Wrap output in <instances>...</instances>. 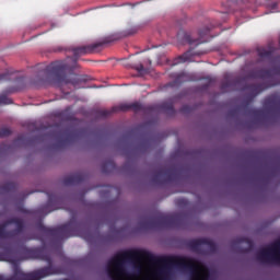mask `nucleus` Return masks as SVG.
<instances>
[{
    "mask_svg": "<svg viewBox=\"0 0 280 280\" xmlns=\"http://www.w3.org/2000/svg\"><path fill=\"white\" fill-rule=\"evenodd\" d=\"M135 69H136V71H138V73H145V68L143 67L142 63L137 66Z\"/></svg>",
    "mask_w": 280,
    "mask_h": 280,
    "instance_id": "30",
    "label": "nucleus"
},
{
    "mask_svg": "<svg viewBox=\"0 0 280 280\" xmlns=\"http://www.w3.org/2000/svg\"><path fill=\"white\" fill-rule=\"evenodd\" d=\"M128 110H133V113H141V110H145V107L139 102L130 103V104H120L112 107L110 109H102L98 112L100 117H110L114 113H126Z\"/></svg>",
    "mask_w": 280,
    "mask_h": 280,
    "instance_id": "7",
    "label": "nucleus"
},
{
    "mask_svg": "<svg viewBox=\"0 0 280 280\" xmlns=\"http://www.w3.org/2000/svg\"><path fill=\"white\" fill-rule=\"evenodd\" d=\"M37 233H40L43 237H52V240H58L59 242L69 240L74 235L71 222L57 228H47L43 222H39L37 223Z\"/></svg>",
    "mask_w": 280,
    "mask_h": 280,
    "instance_id": "3",
    "label": "nucleus"
},
{
    "mask_svg": "<svg viewBox=\"0 0 280 280\" xmlns=\"http://www.w3.org/2000/svg\"><path fill=\"white\" fill-rule=\"evenodd\" d=\"M194 110V108L189 105H184L182 106V108L179 109V113H182L183 115H189V113H191Z\"/></svg>",
    "mask_w": 280,
    "mask_h": 280,
    "instance_id": "26",
    "label": "nucleus"
},
{
    "mask_svg": "<svg viewBox=\"0 0 280 280\" xmlns=\"http://www.w3.org/2000/svg\"><path fill=\"white\" fill-rule=\"evenodd\" d=\"M39 67L38 79L37 82L39 84H48L49 86H62V84H78L75 79H70L67 75V71L71 69L69 63L66 61H52L45 68Z\"/></svg>",
    "mask_w": 280,
    "mask_h": 280,
    "instance_id": "2",
    "label": "nucleus"
},
{
    "mask_svg": "<svg viewBox=\"0 0 280 280\" xmlns=\"http://www.w3.org/2000/svg\"><path fill=\"white\" fill-rule=\"evenodd\" d=\"M83 240H85V242H89V244L93 243V233L86 232V233L83 235Z\"/></svg>",
    "mask_w": 280,
    "mask_h": 280,
    "instance_id": "28",
    "label": "nucleus"
},
{
    "mask_svg": "<svg viewBox=\"0 0 280 280\" xmlns=\"http://www.w3.org/2000/svg\"><path fill=\"white\" fill-rule=\"evenodd\" d=\"M258 56L262 60H270V58H272V50H268L266 48H258Z\"/></svg>",
    "mask_w": 280,
    "mask_h": 280,
    "instance_id": "19",
    "label": "nucleus"
},
{
    "mask_svg": "<svg viewBox=\"0 0 280 280\" xmlns=\"http://www.w3.org/2000/svg\"><path fill=\"white\" fill-rule=\"evenodd\" d=\"M209 32H211V27H203L199 31V38L194 39L191 33L179 31L177 38L178 40H182V43H187L188 45H202V43H207L205 36H209Z\"/></svg>",
    "mask_w": 280,
    "mask_h": 280,
    "instance_id": "8",
    "label": "nucleus"
},
{
    "mask_svg": "<svg viewBox=\"0 0 280 280\" xmlns=\"http://www.w3.org/2000/svg\"><path fill=\"white\" fill-rule=\"evenodd\" d=\"M0 248L3 250L0 253V259L1 261H8L9 264H16L19 261V256H16V253L22 255L24 259H40L42 261H48V266L46 268H55L57 270V273L52 275H60V269L57 267H54L51 264V257H49V254L47 253V249L45 247H26L25 244L18 245L16 249L12 246L10 243L0 242Z\"/></svg>",
    "mask_w": 280,
    "mask_h": 280,
    "instance_id": "1",
    "label": "nucleus"
},
{
    "mask_svg": "<svg viewBox=\"0 0 280 280\" xmlns=\"http://www.w3.org/2000/svg\"><path fill=\"white\" fill-rule=\"evenodd\" d=\"M57 202H60V197L55 192L48 194V202L45 209H49V207H52Z\"/></svg>",
    "mask_w": 280,
    "mask_h": 280,
    "instance_id": "20",
    "label": "nucleus"
},
{
    "mask_svg": "<svg viewBox=\"0 0 280 280\" xmlns=\"http://www.w3.org/2000/svg\"><path fill=\"white\" fill-rule=\"evenodd\" d=\"M249 115H254V117H261V115H264V112L261 109L252 108L249 109Z\"/></svg>",
    "mask_w": 280,
    "mask_h": 280,
    "instance_id": "27",
    "label": "nucleus"
},
{
    "mask_svg": "<svg viewBox=\"0 0 280 280\" xmlns=\"http://www.w3.org/2000/svg\"><path fill=\"white\" fill-rule=\"evenodd\" d=\"M12 135V130L10 128L2 127L0 128V138L3 139V137H10Z\"/></svg>",
    "mask_w": 280,
    "mask_h": 280,
    "instance_id": "25",
    "label": "nucleus"
},
{
    "mask_svg": "<svg viewBox=\"0 0 280 280\" xmlns=\"http://www.w3.org/2000/svg\"><path fill=\"white\" fill-rule=\"evenodd\" d=\"M23 211V213H26L27 211H25V210H22Z\"/></svg>",
    "mask_w": 280,
    "mask_h": 280,
    "instance_id": "40",
    "label": "nucleus"
},
{
    "mask_svg": "<svg viewBox=\"0 0 280 280\" xmlns=\"http://www.w3.org/2000/svg\"><path fill=\"white\" fill-rule=\"evenodd\" d=\"M233 84H235V81L226 79L221 83V91L223 93H229V91L233 90Z\"/></svg>",
    "mask_w": 280,
    "mask_h": 280,
    "instance_id": "18",
    "label": "nucleus"
},
{
    "mask_svg": "<svg viewBox=\"0 0 280 280\" xmlns=\"http://www.w3.org/2000/svg\"><path fill=\"white\" fill-rule=\"evenodd\" d=\"M105 187V191L109 192L113 189V186H104Z\"/></svg>",
    "mask_w": 280,
    "mask_h": 280,
    "instance_id": "34",
    "label": "nucleus"
},
{
    "mask_svg": "<svg viewBox=\"0 0 280 280\" xmlns=\"http://www.w3.org/2000/svg\"><path fill=\"white\" fill-rule=\"evenodd\" d=\"M52 137H56L58 140L59 148L67 145V143H71V132L68 129H62L58 132L52 133Z\"/></svg>",
    "mask_w": 280,
    "mask_h": 280,
    "instance_id": "12",
    "label": "nucleus"
},
{
    "mask_svg": "<svg viewBox=\"0 0 280 280\" xmlns=\"http://www.w3.org/2000/svg\"><path fill=\"white\" fill-rule=\"evenodd\" d=\"M12 104V98L8 97V95H0V106H8Z\"/></svg>",
    "mask_w": 280,
    "mask_h": 280,
    "instance_id": "23",
    "label": "nucleus"
},
{
    "mask_svg": "<svg viewBox=\"0 0 280 280\" xmlns=\"http://www.w3.org/2000/svg\"><path fill=\"white\" fill-rule=\"evenodd\" d=\"M248 250H250V249H245V250H243V253H248Z\"/></svg>",
    "mask_w": 280,
    "mask_h": 280,
    "instance_id": "38",
    "label": "nucleus"
},
{
    "mask_svg": "<svg viewBox=\"0 0 280 280\" xmlns=\"http://www.w3.org/2000/svg\"><path fill=\"white\" fill-rule=\"evenodd\" d=\"M25 231V221L13 217L0 224V240H14Z\"/></svg>",
    "mask_w": 280,
    "mask_h": 280,
    "instance_id": "4",
    "label": "nucleus"
},
{
    "mask_svg": "<svg viewBox=\"0 0 280 280\" xmlns=\"http://www.w3.org/2000/svg\"><path fill=\"white\" fill-rule=\"evenodd\" d=\"M253 78H258L260 80H268V78H272V70H268V69H259V70H255L252 73Z\"/></svg>",
    "mask_w": 280,
    "mask_h": 280,
    "instance_id": "15",
    "label": "nucleus"
},
{
    "mask_svg": "<svg viewBox=\"0 0 280 280\" xmlns=\"http://www.w3.org/2000/svg\"><path fill=\"white\" fill-rule=\"evenodd\" d=\"M240 242H246L249 244V246H253V242H250L248 238H241Z\"/></svg>",
    "mask_w": 280,
    "mask_h": 280,
    "instance_id": "33",
    "label": "nucleus"
},
{
    "mask_svg": "<svg viewBox=\"0 0 280 280\" xmlns=\"http://www.w3.org/2000/svg\"><path fill=\"white\" fill-rule=\"evenodd\" d=\"M162 108L166 115L174 116L176 115V109H174V104L172 103H164Z\"/></svg>",
    "mask_w": 280,
    "mask_h": 280,
    "instance_id": "21",
    "label": "nucleus"
},
{
    "mask_svg": "<svg viewBox=\"0 0 280 280\" xmlns=\"http://www.w3.org/2000/svg\"><path fill=\"white\" fill-rule=\"evenodd\" d=\"M244 0H231L230 3H242Z\"/></svg>",
    "mask_w": 280,
    "mask_h": 280,
    "instance_id": "35",
    "label": "nucleus"
},
{
    "mask_svg": "<svg viewBox=\"0 0 280 280\" xmlns=\"http://www.w3.org/2000/svg\"><path fill=\"white\" fill-rule=\"evenodd\" d=\"M19 184L13 182H8L0 186V194H14V191H18Z\"/></svg>",
    "mask_w": 280,
    "mask_h": 280,
    "instance_id": "14",
    "label": "nucleus"
},
{
    "mask_svg": "<svg viewBox=\"0 0 280 280\" xmlns=\"http://www.w3.org/2000/svg\"><path fill=\"white\" fill-rule=\"evenodd\" d=\"M153 176H170V174L163 173V172H158V173L153 174Z\"/></svg>",
    "mask_w": 280,
    "mask_h": 280,
    "instance_id": "32",
    "label": "nucleus"
},
{
    "mask_svg": "<svg viewBox=\"0 0 280 280\" xmlns=\"http://www.w3.org/2000/svg\"><path fill=\"white\" fill-rule=\"evenodd\" d=\"M173 78H175V80L168 83L166 86H171V88L180 86L183 82H189V75H187V73L185 72L174 74Z\"/></svg>",
    "mask_w": 280,
    "mask_h": 280,
    "instance_id": "13",
    "label": "nucleus"
},
{
    "mask_svg": "<svg viewBox=\"0 0 280 280\" xmlns=\"http://www.w3.org/2000/svg\"><path fill=\"white\" fill-rule=\"evenodd\" d=\"M271 10H277V2L271 3Z\"/></svg>",
    "mask_w": 280,
    "mask_h": 280,
    "instance_id": "36",
    "label": "nucleus"
},
{
    "mask_svg": "<svg viewBox=\"0 0 280 280\" xmlns=\"http://www.w3.org/2000/svg\"><path fill=\"white\" fill-rule=\"evenodd\" d=\"M246 91H249V95L243 102L244 106H250L253 104V100L264 91V86L261 84H249L245 86Z\"/></svg>",
    "mask_w": 280,
    "mask_h": 280,
    "instance_id": "11",
    "label": "nucleus"
},
{
    "mask_svg": "<svg viewBox=\"0 0 280 280\" xmlns=\"http://www.w3.org/2000/svg\"><path fill=\"white\" fill-rule=\"evenodd\" d=\"M189 177H180V176H153L151 177V183L155 185V187H166L168 183H177L179 180H186Z\"/></svg>",
    "mask_w": 280,
    "mask_h": 280,
    "instance_id": "10",
    "label": "nucleus"
},
{
    "mask_svg": "<svg viewBox=\"0 0 280 280\" xmlns=\"http://www.w3.org/2000/svg\"><path fill=\"white\" fill-rule=\"evenodd\" d=\"M277 104V98L271 96L265 100V106H269V108L275 107Z\"/></svg>",
    "mask_w": 280,
    "mask_h": 280,
    "instance_id": "24",
    "label": "nucleus"
},
{
    "mask_svg": "<svg viewBox=\"0 0 280 280\" xmlns=\"http://www.w3.org/2000/svg\"><path fill=\"white\" fill-rule=\"evenodd\" d=\"M179 202H185V200L184 199H179Z\"/></svg>",
    "mask_w": 280,
    "mask_h": 280,
    "instance_id": "39",
    "label": "nucleus"
},
{
    "mask_svg": "<svg viewBox=\"0 0 280 280\" xmlns=\"http://www.w3.org/2000/svg\"><path fill=\"white\" fill-rule=\"evenodd\" d=\"M57 208H50L48 213H51V211H56Z\"/></svg>",
    "mask_w": 280,
    "mask_h": 280,
    "instance_id": "37",
    "label": "nucleus"
},
{
    "mask_svg": "<svg viewBox=\"0 0 280 280\" xmlns=\"http://www.w3.org/2000/svg\"><path fill=\"white\" fill-rule=\"evenodd\" d=\"M190 52H185L184 55L179 56L177 59L174 60L173 65H180V62H189L191 60Z\"/></svg>",
    "mask_w": 280,
    "mask_h": 280,
    "instance_id": "22",
    "label": "nucleus"
},
{
    "mask_svg": "<svg viewBox=\"0 0 280 280\" xmlns=\"http://www.w3.org/2000/svg\"><path fill=\"white\" fill-rule=\"evenodd\" d=\"M82 180H86V177L84 176H69L65 178V185L67 186H73L78 183H82Z\"/></svg>",
    "mask_w": 280,
    "mask_h": 280,
    "instance_id": "17",
    "label": "nucleus"
},
{
    "mask_svg": "<svg viewBox=\"0 0 280 280\" xmlns=\"http://www.w3.org/2000/svg\"><path fill=\"white\" fill-rule=\"evenodd\" d=\"M243 178H245V180H250V183H271V180L277 179V177L273 176H249Z\"/></svg>",
    "mask_w": 280,
    "mask_h": 280,
    "instance_id": "16",
    "label": "nucleus"
},
{
    "mask_svg": "<svg viewBox=\"0 0 280 280\" xmlns=\"http://www.w3.org/2000/svg\"><path fill=\"white\" fill-rule=\"evenodd\" d=\"M137 32H138L137 27H132L127 31L126 36H132L135 34H137Z\"/></svg>",
    "mask_w": 280,
    "mask_h": 280,
    "instance_id": "29",
    "label": "nucleus"
},
{
    "mask_svg": "<svg viewBox=\"0 0 280 280\" xmlns=\"http://www.w3.org/2000/svg\"><path fill=\"white\" fill-rule=\"evenodd\" d=\"M180 214H160L156 219L151 220L149 225L151 229H174L178 226Z\"/></svg>",
    "mask_w": 280,
    "mask_h": 280,
    "instance_id": "5",
    "label": "nucleus"
},
{
    "mask_svg": "<svg viewBox=\"0 0 280 280\" xmlns=\"http://www.w3.org/2000/svg\"><path fill=\"white\" fill-rule=\"evenodd\" d=\"M3 80H10V74L9 73H2L0 74V82Z\"/></svg>",
    "mask_w": 280,
    "mask_h": 280,
    "instance_id": "31",
    "label": "nucleus"
},
{
    "mask_svg": "<svg viewBox=\"0 0 280 280\" xmlns=\"http://www.w3.org/2000/svg\"><path fill=\"white\" fill-rule=\"evenodd\" d=\"M202 246L208 248L207 253H215V250H218V245H215V242L209 238H196L188 242V247L190 250H192V253H202Z\"/></svg>",
    "mask_w": 280,
    "mask_h": 280,
    "instance_id": "9",
    "label": "nucleus"
},
{
    "mask_svg": "<svg viewBox=\"0 0 280 280\" xmlns=\"http://www.w3.org/2000/svg\"><path fill=\"white\" fill-rule=\"evenodd\" d=\"M108 43H113V39L105 38L102 42H96L94 44H90L86 46L72 48L74 62H78V59L80 58V56H86V54H96V51H102V47H104V45H108Z\"/></svg>",
    "mask_w": 280,
    "mask_h": 280,
    "instance_id": "6",
    "label": "nucleus"
}]
</instances>
